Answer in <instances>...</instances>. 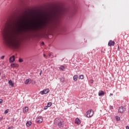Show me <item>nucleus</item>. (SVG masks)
<instances>
[{
  "instance_id": "f257e3e1",
  "label": "nucleus",
  "mask_w": 129,
  "mask_h": 129,
  "mask_svg": "<svg viewBox=\"0 0 129 129\" xmlns=\"http://www.w3.org/2000/svg\"><path fill=\"white\" fill-rule=\"evenodd\" d=\"M67 13V10L64 8L60 9L54 8L50 12L46 14L44 17L39 20L38 23L34 25H23L21 27L17 28L12 20H8L5 25L4 29H1V33L5 43L13 49H19L23 41V38L19 30L16 29H42L48 24L55 23L59 18Z\"/></svg>"
},
{
  "instance_id": "f03ea898",
  "label": "nucleus",
  "mask_w": 129,
  "mask_h": 129,
  "mask_svg": "<svg viewBox=\"0 0 129 129\" xmlns=\"http://www.w3.org/2000/svg\"><path fill=\"white\" fill-rule=\"evenodd\" d=\"M54 123L55 125H58L59 127H61V126L62 125V120L56 118L54 119Z\"/></svg>"
},
{
  "instance_id": "7ed1b4c3",
  "label": "nucleus",
  "mask_w": 129,
  "mask_h": 129,
  "mask_svg": "<svg viewBox=\"0 0 129 129\" xmlns=\"http://www.w3.org/2000/svg\"><path fill=\"white\" fill-rule=\"evenodd\" d=\"M94 112L93 110L90 109L86 113V115L87 117H92L93 116Z\"/></svg>"
},
{
  "instance_id": "20e7f679",
  "label": "nucleus",
  "mask_w": 129,
  "mask_h": 129,
  "mask_svg": "<svg viewBox=\"0 0 129 129\" xmlns=\"http://www.w3.org/2000/svg\"><path fill=\"white\" fill-rule=\"evenodd\" d=\"M49 92H50V90L49 89H46L40 91V93L41 94V95H44V94H47V93H49Z\"/></svg>"
},
{
  "instance_id": "39448f33",
  "label": "nucleus",
  "mask_w": 129,
  "mask_h": 129,
  "mask_svg": "<svg viewBox=\"0 0 129 129\" xmlns=\"http://www.w3.org/2000/svg\"><path fill=\"white\" fill-rule=\"evenodd\" d=\"M36 122L37 123H42L43 122V117L39 116L36 118Z\"/></svg>"
},
{
  "instance_id": "423d86ee",
  "label": "nucleus",
  "mask_w": 129,
  "mask_h": 129,
  "mask_svg": "<svg viewBox=\"0 0 129 129\" xmlns=\"http://www.w3.org/2000/svg\"><path fill=\"white\" fill-rule=\"evenodd\" d=\"M125 111V108L123 106H121L118 109V111L120 113H123Z\"/></svg>"
},
{
  "instance_id": "0eeeda50",
  "label": "nucleus",
  "mask_w": 129,
  "mask_h": 129,
  "mask_svg": "<svg viewBox=\"0 0 129 129\" xmlns=\"http://www.w3.org/2000/svg\"><path fill=\"white\" fill-rule=\"evenodd\" d=\"M114 44H115L114 41H113L112 40H109L108 45L109 46V47H111V46H114Z\"/></svg>"
},
{
  "instance_id": "6e6552de",
  "label": "nucleus",
  "mask_w": 129,
  "mask_h": 129,
  "mask_svg": "<svg viewBox=\"0 0 129 129\" xmlns=\"http://www.w3.org/2000/svg\"><path fill=\"white\" fill-rule=\"evenodd\" d=\"M8 84L10 85V86H11V87H14V86H15V83L13 82V81H12V80L9 81Z\"/></svg>"
},
{
  "instance_id": "1a4fd4ad",
  "label": "nucleus",
  "mask_w": 129,
  "mask_h": 129,
  "mask_svg": "<svg viewBox=\"0 0 129 129\" xmlns=\"http://www.w3.org/2000/svg\"><path fill=\"white\" fill-rule=\"evenodd\" d=\"M29 111V107L26 106L25 107V108L23 109V112H24V113H26V112H28V111Z\"/></svg>"
},
{
  "instance_id": "9d476101",
  "label": "nucleus",
  "mask_w": 129,
  "mask_h": 129,
  "mask_svg": "<svg viewBox=\"0 0 129 129\" xmlns=\"http://www.w3.org/2000/svg\"><path fill=\"white\" fill-rule=\"evenodd\" d=\"M75 123H76L77 124H80V123H81V122H80V119H79V118H77L76 119Z\"/></svg>"
},
{
  "instance_id": "9b49d317",
  "label": "nucleus",
  "mask_w": 129,
  "mask_h": 129,
  "mask_svg": "<svg viewBox=\"0 0 129 129\" xmlns=\"http://www.w3.org/2000/svg\"><path fill=\"white\" fill-rule=\"evenodd\" d=\"M98 95H99V96H102L104 95V92H103V91H100L99 92Z\"/></svg>"
},
{
  "instance_id": "f8f14e48",
  "label": "nucleus",
  "mask_w": 129,
  "mask_h": 129,
  "mask_svg": "<svg viewBox=\"0 0 129 129\" xmlns=\"http://www.w3.org/2000/svg\"><path fill=\"white\" fill-rule=\"evenodd\" d=\"M10 62H14L15 61V56L13 55L10 58Z\"/></svg>"
},
{
  "instance_id": "ddd939ff",
  "label": "nucleus",
  "mask_w": 129,
  "mask_h": 129,
  "mask_svg": "<svg viewBox=\"0 0 129 129\" xmlns=\"http://www.w3.org/2000/svg\"><path fill=\"white\" fill-rule=\"evenodd\" d=\"M77 79H78V75H76L74 76L73 80L74 81H77Z\"/></svg>"
},
{
  "instance_id": "4468645a",
  "label": "nucleus",
  "mask_w": 129,
  "mask_h": 129,
  "mask_svg": "<svg viewBox=\"0 0 129 129\" xmlns=\"http://www.w3.org/2000/svg\"><path fill=\"white\" fill-rule=\"evenodd\" d=\"M32 125V122L31 121H28L26 122V126H31Z\"/></svg>"
},
{
  "instance_id": "2eb2a0df",
  "label": "nucleus",
  "mask_w": 129,
  "mask_h": 129,
  "mask_svg": "<svg viewBox=\"0 0 129 129\" xmlns=\"http://www.w3.org/2000/svg\"><path fill=\"white\" fill-rule=\"evenodd\" d=\"M11 67H13V68L15 67H19V65L15 63L11 64Z\"/></svg>"
},
{
  "instance_id": "dca6fc26",
  "label": "nucleus",
  "mask_w": 129,
  "mask_h": 129,
  "mask_svg": "<svg viewBox=\"0 0 129 129\" xmlns=\"http://www.w3.org/2000/svg\"><path fill=\"white\" fill-rule=\"evenodd\" d=\"M30 81H31V79H27L25 81V84H29V82H30Z\"/></svg>"
},
{
  "instance_id": "f3484780",
  "label": "nucleus",
  "mask_w": 129,
  "mask_h": 129,
  "mask_svg": "<svg viewBox=\"0 0 129 129\" xmlns=\"http://www.w3.org/2000/svg\"><path fill=\"white\" fill-rule=\"evenodd\" d=\"M59 69L60 70H61L62 71H64V69H65V67H64L63 66H61L60 67H59Z\"/></svg>"
},
{
  "instance_id": "a211bd4d",
  "label": "nucleus",
  "mask_w": 129,
  "mask_h": 129,
  "mask_svg": "<svg viewBox=\"0 0 129 129\" xmlns=\"http://www.w3.org/2000/svg\"><path fill=\"white\" fill-rule=\"evenodd\" d=\"M84 78V76L83 75H81L79 76V79H83Z\"/></svg>"
},
{
  "instance_id": "6ab92c4d",
  "label": "nucleus",
  "mask_w": 129,
  "mask_h": 129,
  "mask_svg": "<svg viewBox=\"0 0 129 129\" xmlns=\"http://www.w3.org/2000/svg\"><path fill=\"white\" fill-rule=\"evenodd\" d=\"M52 105V103H51V102H48V103H47V107H50V106Z\"/></svg>"
},
{
  "instance_id": "aec40b11",
  "label": "nucleus",
  "mask_w": 129,
  "mask_h": 129,
  "mask_svg": "<svg viewBox=\"0 0 129 129\" xmlns=\"http://www.w3.org/2000/svg\"><path fill=\"white\" fill-rule=\"evenodd\" d=\"M60 81H61V82H64L65 81V78H61L60 79Z\"/></svg>"
},
{
  "instance_id": "412c9836",
  "label": "nucleus",
  "mask_w": 129,
  "mask_h": 129,
  "mask_svg": "<svg viewBox=\"0 0 129 129\" xmlns=\"http://www.w3.org/2000/svg\"><path fill=\"white\" fill-rule=\"evenodd\" d=\"M9 113V109H7V110H6L4 112V113L5 114H7V113Z\"/></svg>"
},
{
  "instance_id": "4be33fe9",
  "label": "nucleus",
  "mask_w": 129,
  "mask_h": 129,
  "mask_svg": "<svg viewBox=\"0 0 129 129\" xmlns=\"http://www.w3.org/2000/svg\"><path fill=\"white\" fill-rule=\"evenodd\" d=\"M116 118L117 120H119V119H120V118L119 116H117Z\"/></svg>"
},
{
  "instance_id": "5701e85b",
  "label": "nucleus",
  "mask_w": 129,
  "mask_h": 129,
  "mask_svg": "<svg viewBox=\"0 0 129 129\" xmlns=\"http://www.w3.org/2000/svg\"><path fill=\"white\" fill-rule=\"evenodd\" d=\"M1 59H2L3 60H4V59H5V55L1 56Z\"/></svg>"
},
{
  "instance_id": "b1692460",
  "label": "nucleus",
  "mask_w": 129,
  "mask_h": 129,
  "mask_svg": "<svg viewBox=\"0 0 129 129\" xmlns=\"http://www.w3.org/2000/svg\"><path fill=\"white\" fill-rule=\"evenodd\" d=\"M48 109V106H45L44 107V110H46V109Z\"/></svg>"
},
{
  "instance_id": "393cba45",
  "label": "nucleus",
  "mask_w": 129,
  "mask_h": 129,
  "mask_svg": "<svg viewBox=\"0 0 129 129\" xmlns=\"http://www.w3.org/2000/svg\"><path fill=\"white\" fill-rule=\"evenodd\" d=\"M19 61L20 62H23V60L21 58H20L19 60Z\"/></svg>"
},
{
  "instance_id": "a878e982",
  "label": "nucleus",
  "mask_w": 129,
  "mask_h": 129,
  "mask_svg": "<svg viewBox=\"0 0 129 129\" xmlns=\"http://www.w3.org/2000/svg\"><path fill=\"white\" fill-rule=\"evenodd\" d=\"M90 83H93V80H90Z\"/></svg>"
},
{
  "instance_id": "bb28decb",
  "label": "nucleus",
  "mask_w": 129,
  "mask_h": 129,
  "mask_svg": "<svg viewBox=\"0 0 129 129\" xmlns=\"http://www.w3.org/2000/svg\"><path fill=\"white\" fill-rule=\"evenodd\" d=\"M3 103V99H0V104Z\"/></svg>"
},
{
  "instance_id": "cd10ccee",
  "label": "nucleus",
  "mask_w": 129,
  "mask_h": 129,
  "mask_svg": "<svg viewBox=\"0 0 129 129\" xmlns=\"http://www.w3.org/2000/svg\"><path fill=\"white\" fill-rule=\"evenodd\" d=\"M51 55H52V53H49L48 54V56H49V57H51Z\"/></svg>"
},
{
  "instance_id": "c85d7f7f",
  "label": "nucleus",
  "mask_w": 129,
  "mask_h": 129,
  "mask_svg": "<svg viewBox=\"0 0 129 129\" xmlns=\"http://www.w3.org/2000/svg\"><path fill=\"white\" fill-rule=\"evenodd\" d=\"M8 129H13V127L12 126H9Z\"/></svg>"
},
{
  "instance_id": "c756f323",
  "label": "nucleus",
  "mask_w": 129,
  "mask_h": 129,
  "mask_svg": "<svg viewBox=\"0 0 129 129\" xmlns=\"http://www.w3.org/2000/svg\"><path fill=\"white\" fill-rule=\"evenodd\" d=\"M112 95H113V94H112V93L110 94V96H112Z\"/></svg>"
},
{
  "instance_id": "7c9ffc66",
  "label": "nucleus",
  "mask_w": 129,
  "mask_h": 129,
  "mask_svg": "<svg viewBox=\"0 0 129 129\" xmlns=\"http://www.w3.org/2000/svg\"><path fill=\"white\" fill-rule=\"evenodd\" d=\"M126 129H129V126H127L126 127Z\"/></svg>"
},
{
  "instance_id": "2f4dec72",
  "label": "nucleus",
  "mask_w": 129,
  "mask_h": 129,
  "mask_svg": "<svg viewBox=\"0 0 129 129\" xmlns=\"http://www.w3.org/2000/svg\"><path fill=\"white\" fill-rule=\"evenodd\" d=\"M22 22H23L22 24L24 25V23L25 21L22 20Z\"/></svg>"
},
{
  "instance_id": "473e14b6",
  "label": "nucleus",
  "mask_w": 129,
  "mask_h": 129,
  "mask_svg": "<svg viewBox=\"0 0 129 129\" xmlns=\"http://www.w3.org/2000/svg\"><path fill=\"white\" fill-rule=\"evenodd\" d=\"M44 57H46V54H43Z\"/></svg>"
},
{
  "instance_id": "72a5a7b5",
  "label": "nucleus",
  "mask_w": 129,
  "mask_h": 129,
  "mask_svg": "<svg viewBox=\"0 0 129 129\" xmlns=\"http://www.w3.org/2000/svg\"><path fill=\"white\" fill-rule=\"evenodd\" d=\"M42 45H44V42H42Z\"/></svg>"
}]
</instances>
